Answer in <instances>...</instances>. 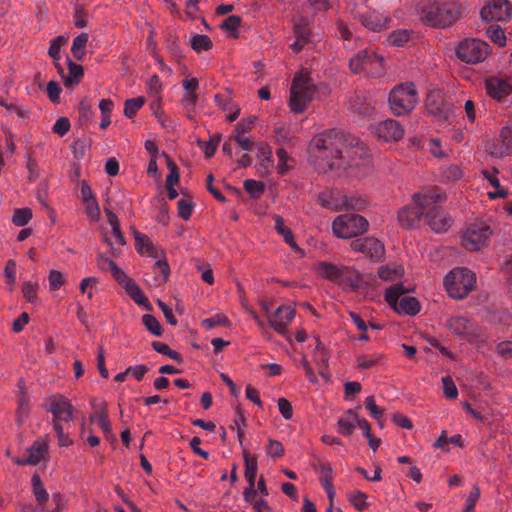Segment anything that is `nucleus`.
Returning a JSON list of instances; mask_svg holds the SVG:
<instances>
[{"label":"nucleus","mask_w":512,"mask_h":512,"mask_svg":"<svg viewBox=\"0 0 512 512\" xmlns=\"http://www.w3.org/2000/svg\"><path fill=\"white\" fill-rule=\"evenodd\" d=\"M358 140L340 129H329L316 134L308 145L309 159L320 172H340L348 163L343 148L358 145Z\"/></svg>","instance_id":"1"},{"label":"nucleus","mask_w":512,"mask_h":512,"mask_svg":"<svg viewBox=\"0 0 512 512\" xmlns=\"http://www.w3.org/2000/svg\"><path fill=\"white\" fill-rule=\"evenodd\" d=\"M416 11L424 23L437 28L452 24L461 13L457 3L446 0H419Z\"/></svg>","instance_id":"2"},{"label":"nucleus","mask_w":512,"mask_h":512,"mask_svg":"<svg viewBox=\"0 0 512 512\" xmlns=\"http://www.w3.org/2000/svg\"><path fill=\"white\" fill-rule=\"evenodd\" d=\"M446 199V194L441 188L433 187L424 189L413 195L415 205L407 206L398 213V220L402 225L414 227L423 216L426 217L429 207L439 204Z\"/></svg>","instance_id":"3"},{"label":"nucleus","mask_w":512,"mask_h":512,"mask_svg":"<svg viewBox=\"0 0 512 512\" xmlns=\"http://www.w3.org/2000/svg\"><path fill=\"white\" fill-rule=\"evenodd\" d=\"M317 86L311 79L308 71H300L292 81L290 87L289 107L294 113H302L307 104L313 100Z\"/></svg>","instance_id":"4"},{"label":"nucleus","mask_w":512,"mask_h":512,"mask_svg":"<svg viewBox=\"0 0 512 512\" xmlns=\"http://www.w3.org/2000/svg\"><path fill=\"white\" fill-rule=\"evenodd\" d=\"M476 284V275L466 267H456L451 270L444 279L445 288L454 299L465 298Z\"/></svg>","instance_id":"5"},{"label":"nucleus","mask_w":512,"mask_h":512,"mask_svg":"<svg viewBox=\"0 0 512 512\" xmlns=\"http://www.w3.org/2000/svg\"><path fill=\"white\" fill-rule=\"evenodd\" d=\"M388 101L392 113L401 116L416 107L419 102L418 92L412 82L402 83L390 91Z\"/></svg>","instance_id":"6"},{"label":"nucleus","mask_w":512,"mask_h":512,"mask_svg":"<svg viewBox=\"0 0 512 512\" xmlns=\"http://www.w3.org/2000/svg\"><path fill=\"white\" fill-rule=\"evenodd\" d=\"M369 223L361 215L346 213L338 216L332 224L334 234L339 238L356 237L367 231Z\"/></svg>","instance_id":"7"},{"label":"nucleus","mask_w":512,"mask_h":512,"mask_svg":"<svg viewBox=\"0 0 512 512\" xmlns=\"http://www.w3.org/2000/svg\"><path fill=\"white\" fill-rule=\"evenodd\" d=\"M386 301L398 313L414 316L420 311V304L415 297L406 295L402 284L390 286L385 292Z\"/></svg>","instance_id":"8"},{"label":"nucleus","mask_w":512,"mask_h":512,"mask_svg":"<svg viewBox=\"0 0 512 512\" xmlns=\"http://www.w3.org/2000/svg\"><path fill=\"white\" fill-rule=\"evenodd\" d=\"M384 59L372 50L364 49L359 51L350 59V69L354 73L365 72L367 74L379 75L383 70Z\"/></svg>","instance_id":"9"},{"label":"nucleus","mask_w":512,"mask_h":512,"mask_svg":"<svg viewBox=\"0 0 512 512\" xmlns=\"http://www.w3.org/2000/svg\"><path fill=\"white\" fill-rule=\"evenodd\" d=\"M491 234L490 227L483 222L470 224L462 234V245L468 251H479L487 245Z\"/></svg>","instance_id":"10"},{"label":"nucleus","mask_w":512,"mask_h":512,"mask_svg":"<svg viewBox=\"0 0 512 512\" xmlns=\"http://www.w3.org/2000/svg\"><path fill=\"white\" fill-rule=\"evenodd\" d=\"M489 45L478 39H465L457 48V56L466 63H479L489 55Z\"/></svg>","instance_id":"11"},{"label":"nucleus","mask_w":512,"mask_h":512,"mask_svg":"<svg viewBox=\"0 0 512 512\" xmlns=\"http://www.w3.org/2000/svg\"><path fill=\"white\" fill-rule=\"evenodd\" d=\"M426 109L429 114L439 120H447L451 113V105L440 90L430 91L426 98Z\"/></svg>","instance_id":"12"},{"label":"nucleus","mask_w":512,"mask_h":512,"mask_svg":"<svg viewBox=\"0 0 512 512\" xmlns=\"http://www.w3.org/2000/svg\"><path fill=\"white\" fill-rule=\"evenodd\" d=\"M350 246L353 250L365 254L372 260H380L385 253L383 243L375 237L355 239Z\"/></svg>","instance_id":"13"},{"label":"nucleus","mask_w":512,"mask_h":512,"mask_svg":"<svg viewBox=\"0 0 512 512\" xmlns=\"http://www.w3.org/2000/svg\"><path fill=\"white\" fill-rule=\"evenodd\" d=\"M487 152L493 157H503L512 151V124L501 129L497 139L487 142Z\"/></svg>","instance_id":"14"},{"label":"nucleus","mask_w":512,"mask_h":512,"mask_svg":"<svg viewBox=\"0 0 512 512\" xmlns=\"http://www.w3.org/2000/svg\"><path fill=\"white\" fill-rule=\"evenodd\" d=\"M425 222L436 233L445 232L452 225L451 217L438 204L429 207Z\"/></svg>","instance_id":"15"},{"label":"nucleus","mask_w":512,"mask_h":512,"mask_svg":"<svg viewBox=\"0 0 512 512\" xmlns=\"http://www.w3.org/2000/svg\"><path fill=\"white\" fill-rule=\"evenodd\" d=\"M374 134L385 142L398 141L403 138L404 129L394 119H387L379 122L373 129Z\"/></svg>","instance_id":"16"},{"label":"nucleus","mask_w":512,"mask_h":512,"mask_svg":"<svg viewBox=\"0 0 512 512\" xmlns=\"http://www.w3.org/2000/svg\"><path fill=\"white\" fill-rule=\"evenodd\" d=\"M510 16L511 7L507 0H493L481 10V17L485 21H505Z\"/></svg>","instance_id":"17"},{"label":"nucleus","mask_w":512,"mask_h":512,"mask_svg":"<svg viewBox=\"0 0 512 512\" xmlns=\"http://www.w3.org/2000/svg\"><path fill=\"white\" fill-rule=\"evenodd\" d=\"M47 410L53 414V422L60 420L68 422L72 419L73 407L61 395H53L49 398Z\"/></svg>","instance_id":"18"},{"label":"nucleus","mask_w":512,"mask_h":512,"mask_svg":"<svg viewBox=\"0 0 512 512\" xmlns=\"http://www.w3.org/2000/svg\"><path fill=\"white\" fill-rule=\"evenodd\" d=\"M360 23L372 32H380L388 27L389 17L378 11L359 13L357 16Z\"/></svg>","instance_id":"19"},{"label":"nucleus","mask_w":512,"mask_h":512,"mask_svg":"<svg viewBox=\"0 0 512 512\" xmlns=\"http://www.w3.org/2000/svg\"><path fill=\"white\" fill-rule=\"evenodd\" d=\"M294 317V309L289 306H280L269 316V324L276 332L284 334Z\"/></svg>","instance_id":"20"},{"label":"nucleus","mask_w":512,"mask_h":512,"mask_svg":"<svg viewBox=\"0 0 512 512\" xmlns=\"http://www.w3.org/2000/svg\"><path fill=\"white\" fill-rule=\"evenodd\" d=\"M46 451V444L35 442L26 449L25 455L16 462L19 465H37L44 458Z\"/></svg>","instance_id":"21"},{"label":"nucleus","mask_w":512,"mask_h":512,"mask_svg":"<svg viewBox=\"0 0 512 512\" xmlns=\"http://www.w3.org/2000/svg\"><path fill=\"white\" fill-rule=\"evenodd\" d=\"M486 90L490 97L501 101L510 92V85L506 80L492 77L486 80Z\"/></svg>","instance_id":"22"},{"label":"nucleus","mask_w":512,"mask_h":512,"mask_svg":"<svg viewBox=\"0 0 512 512\" xmlns=\"http://www.w3.org/2000/svg\"><path fill=\"white\" fill-rule=\"evenodd\" d=\"M447 327L454 334L459 336H468L474 333L473 324L463 316H452L447 320Z\"/></svg>","instance_id":"23"},{"label":"nucleus","mask_w":512,"mask_h":512,"mask_svg":"<svg viewBox=\"0 0 512 512\" xmlns=\"http://www.w3.org/2000/svg\"><path fill=\"white\" fill-rule=\"evenodd\" d=\"M126 293L138 305L143 306L147 311L153 309L148 298L145 296L139 285L133 280H127L124 286Z\"/></svg>","instance_id":"24"},{"label":"nucleus","mask_w":512,"mask_h":512,"mask_svg":"<svg viewBox=\"0 0 512 512\" xmlns=\"http://www.w3.org/2000/svg\"><path fill=\"white\" fill-rule=\"evenodd\" d=\"M361 277L360 274L349 266H341L339 280L337 283L344 284L352 290L360 288Z\"/></svg>","instance_id":"25"},{"label":"nucleus","mask_w":512,"mask_h":512,"mask_svg":"<svg viewBox=\"0 0 512 512\" xmlns=\"http://www.w3.org/2000/svg\"><path fill=\"white\" fill-rule=\"evenodd\" d=\"M358 422V415L352 410H348L346 414L337 421L338 432L344 436H350Z\"/></svg>","instance_id":"26"},{"label":"nucleus","mask_w":512,"mask_h":512,"mask_svg":"<svg viewBox=\"0 0 512 512\" xmlns=\"http://www.w3.org/2000/svg\"><path fill=\"white\" fill-rule=\"evenodd\" d=\"M102 262L104 263H108V266H109V270L113 276V278L119 283V284H126L127 283V280H131L130 278H128V276L125 274L124 271H122L117 265L116 263L105 257L104 255H99L98 256V266L100 267V269L104 270L105 269V266L102 264Z\"/></svg>","instance_id":"27"},{"label":"nucleus","mask_w":512,"mask_h":512,"mask_svg":"<svg viewBox=\"0 0 512 512\" xmlns=\"http://www.w3.org/2000/svg\"><path fill=\"white\" fill-rule=\"evenodd\" d=\"M338 199L339 210H361L365 206V200L359 196L343 194L340 192Z\"/></svg>","instance_id":"28"},{"label":"nucleus","mask_w":512,"mask_h":512,"mask_svg":"<svg viewBox=\"0 0 512 512\" xmlns=\"http://www.w3.org/2000/svg\"><path fill=\"white\" fill-rule=\"evenodd\" d=\"M244 462L245 478L248 484H251V486H255L256 475L258 470L257 458L255 456L250 455L248 452H244Z\"/></svg>","instance_id":"29"},{"label":"nucleus","mask_w":512,"mask_h":512,"mask_svg":"<svg viewBox=\"0 0 512 512\" xmlns=\"http://www.w3.org/2000/svg\"><path fill=\"white\" fill-rule=\"evenodd\" d=\"M275 220V229L279 234H281L285 240V242L290 245L293 249L298 250V246L294 240V236L289 228L285 226V222L283 218L279 215L274 217Z\"/></svg>","instance_id":"30"},{"label":"nucleus","mask_w":512,"mask_h":512,"mask_svg":"<svg viewBox=\"0 0 512 512\" xmlns=\"http://www.w3.org/2000/svg\"><path fill=\"white\" fill-rule=\"evenodd\" d=\"M31 484L33 487V494L39 505H43L47 502L49 495L43 486V483L38 474H34L31 478Z\"/></svg>","instance_id":"31"},{"label":"nucleus","mask_w":512,"mask_h":512,"mask_svg":"<svg viewBox=\"0 0 512 512\" xmlns=\"http://www.w3.org/2000/svg\"><path fill=\"white\" fill-rule=\"evenodd\" d=\"M134 239L139 253L146 252L150 256L156 257L155 248L147 235L134 231Z\"/></svg>","instance_id":"32"},{"label":"nucleus","mask_w":512,"mask_h":512,"mask_svg":"<svg viewBox=\"0 0 512 512\" xmlns=\"http://www.w3.org/2000/svg\"><path fill=\"white\" fill-rule=\"evenodd\" d=\"M88 38L89 37H88L87 33H82L74 38L72 47H71V52L75 59L80 61L85 56L86 44L88 42Z\"/></svg>","instance_id":"33"},{"label":"nucleus","mask_w":512,"mask_h":512,"mask_svg":"<svg viewBox=\"0 0 512 512\" xmlns=\"http://www.w3.org/2000/svg\"><path fill=\"white\" fill-rule=\"evenodd\" d=\"M341 266L333 263L321 262L319 264V273L327 280L338 282Z\"/></svg>","instance_id":"34"},{"label":"nucleus","mask_w":512,"mask_h":512,"mask_svg":"<svg viewBox=\"0 0 512 512\" xmlns=\"http://www.w3.org/2000/svg\"><path fill=\"white\" fill-rule=\"evenodd\" d=\"M340 196V191H329V192H323L318 195V201L320 204L328 209H334L336 211H339L338 207V197Z\"/></svg>","instance_id":"35"},{"label":"nucleus","mask_w":512,"mask_h":512,"mask_svg":"<svg viewBox=\"0 0 512 512\" xmlns=\"http://www.w3.org/2000/svg\"><path fill=\"white\" fill-rule=\"evenodd\" d=\"M68 69H69V77L65 78L66 86H73L79 83V79L83 76L84 70L83 67L79 64H76L71 59L67 58Z\"/></svg>","instance_id":"36"},{"label":"nucleus","mask_w":512,"mask_h":512,"mask_svg":"<svg viewBox=\"0 0 512 512\" xmlns=\"http://www.w3.org/2000/svg\"><path fill=\"white\" fill-rule=\"evenodd\" d=\"M105 213L107 215L108 222L111 225V228H112L113 235L115 237L116 243H118L120 245H124L125 244V238H124V236H123V234H122V232L120 230V223H119V220H118L116 214L113 213L109 209H105Z\"/></svg>","instance_id":"37"},{"label":"nucleus","mask_w":512,"mask_h":512,"mask_svg":"<svg viewBox=\"0 0 512 512\" xmlns=\"http://www.w3.org/2000/svg\"><path fill=\"white\" fill-rule=\"evenodd\" d=\"M191 47L197 53L201 51H207L212 48L211 39L204 34H196L190 40Z\"/></svg>","instance_id":"38"},{"label":"nucleus","mask_w":512,"mask_h":512,"mask_svg":"<svg viewBox=\"0 0 512 512\" xmlns=\"http://www.w3.org/2000/svg\"><path fill=\"white\" fill-rule=\"evenodd\" d=\"M145 104V98L142 96L127 99L124 105V114L127 118H132Z\"/></svg>","instance_id":"39"},{"label":"nucleus","mask_w":512,"mask_h":512,"mask_svg":"<svg viewBox=\"0 0 512 512\" xmlns=\"http://www.w3.org/2000/svg\"><path fill=\"white\" fill-rule=\"evenodd\" d=\"M244 189L253 199H258L262 196L265 190V185L261 181L246 179L244 181Z\"/></svg>","instance_id":"40"},{"label":"nucleus","mask_w":512,"mask_h":512,"mask_svg":"<svg viewBox=\"0 0 512 512\" xmlns=\"http://www.w3.org/2000/svg\"><path fill=\"white\" fill-rule=\"evenodd\" d=\"M347 498L349 502L357 509L358 511H363L368 507V503L366 502L367 495L360 491L354 490L347 493Z\"/></svg>","instance_id":"41"},{"label":"nucleus","mask_w":512,"mask_h":512,"mask_svg":"<svg viewBox=\"0 0 512 512\" xmlns=\"http://www.w3.org/2000/svg\"><path fill=\"white\" fill-rule=\"evenodd\" d=\"M242 19L238 15H231L227 17L220 25L221 29L230 33L233 38L238 37L237 29L239 28Z\"/></svg>","instance_id":"42"},{"label":"nucleus","mask_w":512,"mask_h":512,"mask_svg":"<svg viewBox=\"0 0 512 512\" xmlns=\"http://www.w3.org/2000/svg\"><path fill=\"white\" fill-rule=\"evenodd\" d=\"M151 345H152V348L156 352L166 355L169 358H171L172 360H175L179 363H182L183 359H182L181 355L177 351L172 350L168 344L162 343L159 341H154V342H152Z\"/></svg>","instance_id":"43"},{"label":"nucleus","mask_w":512,"mask_h":512,"mask_svg":"<svg viewBox=\"0 0 512 512\" xmlns=\"http://www.w3.org/2000/svg\"><path fill=\"white\" fill-rule=\"evenodd\" d=\"M142 323L146 329L155 336L162 335V326L159 321L151 314H145L142 317Z\"/></svg>","instance_id":"44"},{"label":"nucleus","mask_w":512,"mask_h":512,"mask_svg":"<svg viewBox=\"0 0 512 512\" xmlns=\"http://www.w3.org/2000/svg\"><path fill=\"white\" fill-rule=\"evenodd\" d=\"M32 218V212L28 208L16 209L12 218V222L16 226H25Z\"/></svg>","instance_id":"45"},{"label":"nucleus","mask_w":512,"mask_h":512,"mask_svg":"<svg viewBox=\"0 0 512 512\" xmlns=\"http://www.w3.org/2000/svg\"><path fill=\"white\" fill-rule=\"evenodd\" d=\"M95 417H97L98 426L102 429L105 434L111 432V424L108 419V414L106 410V403H102V409L96 413Z\"/></svg>","instance_id":"46"},{"label":"nucleus","mask_w":512,"mask_h":512,"mask_svg":"<svg viewBox=\"0 0 512 512\" xmlns=\"http://www.w3.org/2000/svg\"><path fill=\"white\" fill-rule=\"evenodd\" d=\"M194 204L187 199H180L177 203L178 215L183 220L187 221L192 215Z\"/></svg>","instance_id":"47"},{"label":"nucleus","mask_w":512,"mask_h":512,"mask_svg":"<svg viewBox=\"0 0 512 512\" xmlns=\"http://www.w3.org/2000/svg\"><path fill=\"white\" fill-rule=\"evenodd\" d=\"M443 392L446 398L456 399L458 396V389L450 376L442 377Z\"/></svg>","instance_id":"48"},{"label":"nucleus","mask_w":512,"mask_h":512,"mask_svg":"<svg viewBox=\"0 0 512 512\" xmlns=\"http://www.w3.org/2000/svg\"><path fill=\"white\" fill-rule=\"evenodd\" d=\"M38 284L32 281H25L22 285V293L24 298L33 303L37 299Z\"/></svg>","instance_id":"49"},{"label":"nucleus","mask_w":512,"mask_h":512,"mask_svg":"<svg viewBox=\"0 0 512 512\" xmlns=\"http://www.w3.org/2000/svg\"><path fill=\"white\" fill-rule=\"evenodd\" d=\"M365 408L370 412V415L382 425L381 416L383 415V409L376 405L374 396H368L365 399Z\"/></svg>","instance_id":"50"},{"label":"nucleus","mask_w":512,"mask_h":512,"mask_svg":"<svg viewBox=\"0 0 512 512\" xmlns=\"http://www.w3.org/2000/svg\"><path fill=\"white\" fill-rule=\"evenodd\" d=\"M409 37H410V35L407 30H398V31L392 32L389 35L388 41L393 46L400 47V46L404 45L409 40Z\"/></svg>","instance_id":"51"},{"label":"nucleus","mask_w":512,"mask_h":512,"mask_svg":"<svg viewBox=\"0 0 512 512\" xmlns=\"http://www.w3.org/2000/svg\"><path fill=\"white\" fill-rule=\"evenodd\" d=\"M276 155L278 157L277 171L279 174L284 175L290 169V166L288 165L289 156L283 148L277 149Z\"/></svg>","instance_id":"52"},{"label":"nucleus","mask_w":512,"mask_h":512,"mask_svg":"<svg viewBox=\"0 0 512 512\" xmlns=\"http://www.w3.org/2000/svg\"><path fill=\"white\" fill-rule=\"evenodd\" d=\"M93 111L90 101L84 99L79 105V120L85 124L91 120Z\"/></svg>","instance_id":"53"},{"label":"nucleus","mask_w":512,"mask_h":512,"mask_svg":"<svg viewBox=\"0 0 512 512\" xmlns=\"http://www.w3.org/2000/svg\"><path fill=\"white\" fill-rule=\"evenodd\" d=\"M86 213L88 217L93 221H98L100 218V207L97 202V199H92L89 201L84 202Z\"/></svg>","instance_id":"54"},{"label":"nucleus","mask_w":512,"mask_h":512,"mask_svg":"<svg viewBox=\"0 0 512 512\" xmlns=\"http://www.w3.org/2000/svg\"><path fill=\"white\" fill-rule=\"evenodd\" d=\"M48 279L51 291L58 290L64 283L63 274L58 270H51Z\"/></svg>","instance_id":"55"},{"label":"nucleus","mask_w":512,"mask_h":512,"mask_svg":"<svg viewBox=\"0 0 512 512\" xmlns=\"http://www.w3.org/2000/svg\"><path fill=\"white\" fill-rule=\"evenodd\" d=\"M169 174L166 177V186H174L179 182V170L176 164L168 159Z\"/></svg>","instance_id":"56"},{"label":"nucleus","mask_w":512,"mask_h":512,"mask_svg":"<svg viewBox=\"0 0 512 512\" xmlns=\"http://www.w3.org/2000/svg\"><path fill=\"white\" fill-rule=\"evenodd\" d=\"M4 276L9 285L12 286L16 283V262L13 259L6 262Z\"/></svg>","instance_id":"57"},{"label":"nucleus","mask_w":512,"mask_h":512,"mask_svg":"<svg viewBox=\"0 0 512 512\" xmlns=\"http://www.w3.org/2000/svg\"><path fill=\"white\" fill-rule=\"evenodd\" d=\"M480 497V489L474 486L466 499V507L464 512H475V506Z\"/></svg>","instance_id":"58"},{"label":"nucleus","mask_w":512,"mask_h":512,"mask_svg":"<svg viewBox=\"0 0 512 512\" xmlns=\"http://www.w3.org/2000/svg\"><path fill=\"white\" fill-rule=\"evenodd\" d=\"M154 270L160 274L159 282H165L170 274L169 265L165 260H157L154 263Z\"/></svg>","instance_id":"59"},{"label":"nucleus","mask_w":512,"mask_h":512,"mask_svg":"<svg viewBox=\"0 0 512 512\" xmlns=\"http://www.w3.org/2000/svg\"><path fill=\"white\" fill-rule=\"evenodd\" d=\"M221 141L220 135H215L209 141H207L203 146V152L207 158H211L217 149L218 144Z\"/></svg>","instance_id":"60"},{"label":"nucleus","mask_w":512,"mask_h":512,"mask_svg":"<svg viewBox=\"0 0 512 512\" xmlns=\"http://www.w3.org/2000/svg\"><path fill=\"white\" fill-rule=\"evenodd\" d=\"M487 33L489 34V37L493 42H495L499 46L505 45L506 38H505L504 32L502 31L501 28H499V27L495 28V27L491 26L488 29Z\"/></svg>","instance_id":"61"},{"label":"nucleus","mask_w":512,"mask_h":512,"mask_svg":"<svg viewBox=\"0 0 512 512\" xmlns=\"http://www.w3.org/2000/svg\"><path fill=\"white\" fill-rule=\"evenodd\" d=\"M294 33L296 38L309 41L310 31L307 27V23L304 20L297 22L294 26Z\"/></svg>","instance_id":"62"},{"label":"nucleus","mask_w":512,"mask_h":512,"mask_svg":"<svg viewBox=\"0 0 512 512\" xmlns=\"http://www.w3.org/2000/svg\"><path fill=\"white\" fill-rule=\"evenodd\" d=\"M62 89L60 85L56 81H50L47 84V93L49 96V99L53 103H59L60 102V93Z\"/></svg>","instance_id":"63"},{"label":"nucleus","mask_w":512,"mask_h":512,"mask_svg":"<svg viewBox=\"0 0 512 512\" xmlns=\"http://www.w3.org/2000/svg\"><path fill=\"white\" fill-rule=\"evenodd\" d=\"M498 354L506 359H512V341H503L496 346Z\"/></svg>","instance_id":"64"}]
</instances>
